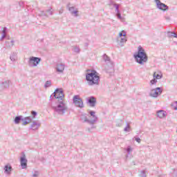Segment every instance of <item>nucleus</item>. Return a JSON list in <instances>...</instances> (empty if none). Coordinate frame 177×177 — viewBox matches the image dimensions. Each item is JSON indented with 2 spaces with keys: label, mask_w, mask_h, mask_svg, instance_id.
<instances>
[{
  "label": "nucleus",
  "mask_w": 177,
  "mask_h": 177,
  "mask_svg": "<svg viewBox=\"0 0 177 177\" xmlns=\"http://www.w3.org/2000/svg\"><path fill=\"white\" fill-rule=\"evenodd\" d=\"M53 96L55 99V103H53L51 105L53 110L59 115H64L68 108L63 100L64 99L63 88H57L53 93Z\"/></svg>",
  "instance_id": "obj_1"
},
{
  "label": "nucleus",
  "mask_w": 177,
  "mask_h": 177,
  "mask_svg": "<svg viewBox=\"0 0 177 177\" xmlns=\"http://www.w3.org/2000/svg\"><path fill=\"white\" fill-rule=\"evenodd\" d=\"M90 116L88 115L86 113H83L80 115V121L82 122H86L87 124H89V125H91V127L87 128V131L88 132H92V129H96V126L95 124L97 122L98 118L97 116H96V112L94 111H89ZM88 117H90V119L88 118Z\"/></svg>",
  "instance_id": "obj_2"
},
{
  "label": "nucleus",
  "mask_w": 177,
  "mask_h": 177,
  "mask_svg": "<svg viewBox=\"0 0 177 177\" xmlns=\"http://www.w3.org/2000/svg\"><path fill=\"white\" fill-rule=\"evenodd\" d=\"M133 57L138 64H145L149 60L146 51L141 46H138V51L134 54Z\"/></svg>",
  "instance_id": "obj_3"
},
{
  "label": "nucleus",
  "mask_w": 177,
  "mask_h": 177,
  "mask_svg": "<svg viewBox=\"0 0 177 177\" xmlns=\"http://www.w3.org/2000/svg\"><path fill=\"white\" fill-rule=\"evenodd\" d=\"M86 80L88 81V85L91 86L93 85H99V81H100V77L99 73L95 70L89 71L86 75Z\"/></svg>",
  "instance_id": "obj_4"
},
{
  "label": "nucleus",
  "mask_w": 177,
  "mask_h": 177,
  "mask_svg": "<svg viewBox=\"0 0 177 177\" xmlns=\"http://www.w3.org/2000/svg\"><path fill=\"white\" fill-rule=\"evenodd\" d=\"M41 63V57H30L28 62L29 67H37Z\"/></svg>",
  "instance_id": "obj_5"
},
{
  "label": "nucleus",
  "mask_w": 177,
  "mask_h": 177,
  "mask_svg": "<svg viewBox=\"0 0 177 177\" xmlns=\"http://www.w3.org/2000/svg\"><path fill=\"white\" fill-rule=\"evenodd\" d=\"M73 100L76 107H80V109H82L84 107V102H82V99L80 97V95H75Z\"/></svg>",
  "instance_id": "obj_6"
},
{
  "label": "nucleus",
  "mask_w": 177,
  "mask_h": 177,
  "mask_svg": "<svg viewBox=\"0 0 177 177\" xmlns=\"http://www.w3.org/2000/svg\"><path fill=\"white\" fill-rule=\"evenodd\" d=\"M162 93V90L161 89V87H157L156 88H153L151 90L149 95L151 97H158Z\"/></svg>",
  "instance_id": "obj_7"
},
{
  "label": "nucleus",
  "mask_w": 177,
  "mask_h": 177,
  "mask_svg": "<svg viewBox=\"0 0 177 177\" xmlns=\"http://www.w3.org/2000/svg\"><path fill=\"white\" fill-rule=\"evenodd\" d=\"M155 3L156 4L157 8L160 9V10L165 12L166 10H168V9H169V7H168V6H167L165 3H162L160 0H155Z\"/></svg>",
  "instance_id": "obj_8"
},
{
  "label": "nucleus",
  "mask_w": 177,
  "mask_h": 177,
  "mask_svg": "<svg viewBox=\"0 0 177 177\" xmlns=\"http://www.w3.org/2000/svg\"><path fill=\"white\" fill-rule=\"evenodd\" d=\"M20 162L22 169H26V168H27V159L26 158L25 154H24L22 157H21Z\"/></svg>",
  "instance_id": "obj_9"
},
{
  "label": "nucleus",
  "mask_w": 177,
  "mask_h": 177,
  "mask_svg": "<svg viewBox=\"0 0 177 177\" xmlns=\"http://www.w3.org/2000/svg\"><path fill=\"white\" fill-rule=\"evenodd\" d=\"M41 127V122H39L38 120L33 121L32 123L30 125V129H32V131H37L38 128Z\"/></svg>",
  "instance_id": "obj_10"
},
{
  "label": "nucleus",
  "mask_w": 177,
  "mask_h": 177,
  "mask_svg": "<svg viewBox=\"0 0 177 177\" xmlns=\"http://www.w3.org/2000/svg\"><path fill=\"white\" fill-rule=\"evenodd\" d=\"M67 8L71 15H74L75 17H78V11L75 10V7H70V4H68Z\"/></svg>",
  "instance_id": "obj_11"
},
{
  "label": "nucleus",
  "mask_w": 177,
  "mask_h": 177,
  "mask_svg": "<svg viewBox=\"0 0 177 177\" xmlns=\"http://www.w3.org/2000/svg\"><path fill=\"white\" fill-rule=\"evenodd\" d=\"M64 64H57V66L55 67V70L57 73H62L64 71Z\"/></svg>",
  "instance_id": "obj_12"
},
{
  "label": "nucleus",
  "mask_w": 177,
  "mask_h": 177,
  "mask_svg": "<svg viewBox=\"0 0 177 177\" xmlns=\"http://www.w3.org/2000/svg\"><path fill=\"white\" fill-rule=\"evenodd\" d=\"M87 102L89 103L91 107H95L96 106V98L93 96L87 98Z\"/></svg>",
  "instance_id": "obj_13"
},
{
  "label": "nucleus",
  "mask_w": 177,
  "mask_h": 177,
  "mask_svg": "<svg viewBox=\"0 0 177 177\" xmlns=\"http://www.w3.org/2000/svg\"><path fill=\"white\" fill-rule=\"evenodd\" d=\"M157 116L159 118H164L167 117V112H165L164 110L158 111Z\"/></svg>",
  "instance_id": "obj_14"
},
{
  "label": "nucleus",
  "mask_w": 177,
  "mask_h": 177,
  "mask_svg": "<svg viewBox=\"0 0 177 177\" xmlns=\"http://www.w3.org/2000/svg\"><path fill=\"white\" fill-rule=\"evenodd\" d=\"M5 174L10 175V172H12V166L10 164L6 165L4 167Z\"/></svg>",
  "instance_id": "obj_15"
},
{
  "label": "nucleus",
  "mask_w": 177,
  "mask_h": 177,
  "mask_svg": "<svg viewBox=\"0 0 177 177\" xmlns=\"http://www.w3.org/2000/svg\"><path fill=\"white\" fill-rule=\"evenodd\" d=\"M22 125H27V124H30L32 121V118L31 116L26 117L24 118Z\"/></svg>",
  "instance_id": "obj_16"
},
{
  "label": "nucleus",
  "mask_w": 177,
  "mask_h": 177,
  "mask_svg": "<svg viewBox=\"0 0 177 177\" xmlns=\"http://www.w3.org/2000/svg\"><path fill=\"white\" fill-rule=\"evenodd\" d=\"M20 121H24V118H23V116L22 115L16 116L14 120L15 124H20Z\"/></svg>",
  "instance_id": "obj_17"
},
{
  "label": "nucleus",
  "mask_w": 177,
  "mask_h": 177,
  "mask_svg": "<svg viewBox=\"0 0 177 177\" xmlns=\"http://www.w3.org/2000/svg\"><path fill=\"white\" fill-rule=\"evenodd\" d=\"M14 45H15L14 40H11L10 41L6 42V48H7V49H10V48H13Z\"/></svg>",
  "instance_id": "obj_18"
},
{
  "label": "nucleus",
  "mask_w": 177,
  "mask_h": 177,
  "mask_svg": "<svg viewBox=\"0 0 177 177\" xmlns=\"http://www.w3.org/2000/svg\"><path fill=\"white\" fill-rule=\"evenodd\" d=\"M11 62H16L17 60V53H12L10 56Z\"/></svg>",
  "instance_id": "obj_19"
},
{
  "label": "nucleus",
  "mask_w": 177,
  "mask_h": 177,
  "mask_svg": "<svg viewBox=\"0 0 177 177\" xmlns=\"http://www.w3.org/2000/svg\"><path fill=\"white\" fill-rule=\"evenodd\" d=\"M127 42V39L125 37H120V40H119L120 46H124Z\"/></svg>",
  "instance_id": "obj_20"
},
{
  "label": "nucleus",
  "mask_w": 177,
  "mask_h": 177,
  "mask_svg": "<svg viewBox=\"0 0 177 177\" xmlns=\"http://www.w3.org/2000/svg\"><path fill=\"white\" fill-rule=\"evenodd\" d=\"M115 124H116V127H122V125L124 124V121L121 119H118L115 121Z\"/></svg>",
  "instance_id": "obj_21"
},
{
  "label": "nucleus",
  "mask_w": 177,
  "mask_h": 177,
  "mask_svg": "<svg viewBox=\"0 0 177 177\" xmlns=\"http://www.w3.org/2000/svg\"><path fill=\"white\" fill-rule=\"evenodd\" d=\"M153 77L156 80H161L162 78V75H160V74L157 73L156 72L153 73Z\"/></svg>",
  "instance_id": "obj_22"
},
{
  "label": "nucleus",
  "mask_w": 177,
  "mask_h": 177,
  "mask_svg": "<svg viewBox=\"0 0 177 177\" xmlns=\"http://www.w3.org/2000/svg\"><path fill=\"white\" fill-rule=\"evenodd\" d=\"M113 6H114V8H115V13H120V4H117V3H113Z\"/></svg>",
  "instance_id": "obj_23"
},
{
  "label": "nucleus",
  "mask_w": 177,
  "mask_h": 177,
  "mask_svg": "<svg viewBox=\"0 0 177 177\" xmlns=\"http://www.w3.org/2000/svg\"><path fill=\"white\" fill-rule=\"evenodd\" d=\"M115 16L120 21H124L125 19L121 16V12L116 13Z\"/></svg>",
  "instance_id": "obj_24"
},
{
  "label": "nucleus",
  "mask_w": 177,
  "mask_h": 177,
  "mask_svg": "<svg viewBox=\"0 0 177 177\" xmlns=\"http://www.w3.org/2000/svg\"><path fill=\"white\" fill-rule=\"evenodd\" d=\"M38 15L40 17H48V15L46 13H45V12L44 11H40L39 13H38Z\"/></svg>",
  "instance_id": "obj_25"
},
{
  "label": "nucleus",
  "mask_w": 177,
  "mask_h": 177,
  "mask_svg": "<svg viewBox=\"0 0 177 177\" xmlns=\"http://www.w3.org/2000/svg\"><path fill=\"white\" fill-rule=\"evenodd\" d=\"M3 85L4 86V88H9V85H10V81L7 80V81L3 82Z\"/></svg>",
  "instance_id": "obj_26"
},
{
  "label": "nucleus",
  "mask_w": 177,
  "mask_h": 177,
  "mask_svg": "<svg viewBox=\"0 0 177 177\" xmlns=\"http://www.w3.org/2000/svg\"><path fill=\"white\" fill-rule=\"evenodd\" d=\"M120 38H122V37H127V32L125 30H122L119 33Z\"/></svg>",
  "instance_id": "obj_27"
},
{
  "label": "nucleus",
  "mask_w": 177,
  "mask_h": 177,
  "mask_svg": "<svg viewBox=\"0 0 177 177\" xmlns=\"http://www.w3.org/2000/svg\"><path fill=\"white\" fill-rule=\"evenodd\" d=\"M124 132H130L131 131V126L129 124H127L126 127L124 129Z\"/></svg>",
  "instance_id": "obj_28"
},
{
  "label": "nucleus",
  "mask_w": 177,
  "mask_h": 177,
  "mask_svg": "<svg viewBox=\"0 0 177 177\" xmlns=\"http://www.w3.org/2000/svg\"><path fill=\"white\" fill-rule=\"evenodd\" d=\"M73 50L75 52V53H80V48L78 46H74Z\"/></svg>",
  "instance_id": "obj_29"
},
{
  "label": "nucleus",
  "mask_w": 177,
  "mask_h": 177,
  "mask_svg": "<svg viewBox=\"0 0 177 177\" xmlns=\"http://www.w3.org/2000/svg\"><path fill=\"white\" fill-rule=\"evenodd\" d=\"M37 114L38 113H37V111H31V115H32V117H31L32 120H34V118H35V117H37Z\"/></svg>",
  "instance_id": "obj_30"
},
{
  "label": "nucleus",
  "mask_w": 177,
  "mask_h": 177,
  "mask_svg": "<svg viewBox=\"0 0 177 177\" xmlns=\"http://www.w3.org/2000/svg\"><path fill=\"white\" fill-rule=\"evenodd\" d=\"M2 35H6L8 34V28L4 27L2 32H1Z\"/></svg>",
  "instance_id": "obj_31"
},
{
  "label": "nucleus",
  "mask_w": 177,
  "mask_h": 177,
  "mask_svg": "<svg viewBox=\"0 0 177 177\" xmlns=\"http://www.w3.org/2000/svg\"><path fill=\"white\" fill-rule=\"evenodd\" d=\"M103 59L104 62H110V57H109V56H107L106 54L103 55Z\"/></svg>",
  "instance_id": "obj_32"
},
{
  "label": "nucleus",
  "mask_w": 177,
  "mask_h": 177,
  "mask_svg": "<svg viewBox=\"0 0 177 177\" xmlns=\"http://www.w3.org/2000/svg\"><path fill=\"white\" fill-rule=\"evenodd\" d=\"M50 85H52V82L46 81L44 86H45V88H49V86H50Z\"/></svg>",
  "instance_id": "obj_33"
},
{
  "label": "nucleus",
  "mask_w": 177,
  "mask_h": 177,
  "mask_svg": "<svg viewBox=\"0 0 177 177\" xmlns=\"http://www.w3.org/2000/svg\"><path fill=\"white\" fill-rule=\"evenodd\" d=\"M140 177H147L146 176V171L142 170L140 173Z\"/></svg>",
  "instance_id": "obj_34"
},
{
  "label": "nucleus",
  "mask_w": 177,
  "mask_h": 177,
  "mask_svg": "<svg viewBox=\"0 0 177 177\" xmlns=\"http://www.w3.org/2000/svg\"><path fill=\"white\" fill-rule=\"evenodd\" d=\"M150 84L151 85H156V84H157V79L153 77V79L150 81Z\"/></svg>",
  "instance_id": "obj_35"
},
{
  "label": "nucleus",
  "mask_w": 177,
  "mask_h": 177,
  "mask_svg": "<svg viewBox=\"0 0 177 177\" xmlns=\"http://www.w3.org/2000/svg\"><path fill=\"white\" fill-rule=\"evenodd\" d=\"M32 177H39V171H35L33 174H32Z\"/></svg>",
  "instance_id": "obj_36"
},
{
  "label": "nucleus",
  "mask_w": 177,
  "mask_h": 177,
  "mask_svg": "<svg viewBox=\"0 0 177 177\" xmlns=\"http://www.w3.org/2000/svg\"><path fill=\"white\" fill-rule=\"evenodd\" d=\"M46 13L48 15H49L50 16H52V15H53V11L52 10V8L47 10H46Z\"/></svg>",
  "instance_id": "obj_37"
},
{
  "label": "nucleus",
  "mask_w": 177,
  "mask_h": 177,
  "mask_svg": "<svg viewBox=\"0 0 177 177\" xmlns=\"http://www.w3.org/2000/svg\"><path fill=\"white\" fill-rule=\"evenodd\" d=\"M172 106H174V109L175 110H177V101L174 102V103L172 104Z\"/></svg>",
  "instance_id": "obj_38"
},
{
  "label": "nucleus",
  "mask_w": 177,
  "mask_h": 177,
  "mask_svg": "<svg viewBox=\"0 0 177 177\" xmlns=\"http://www.w3.org/2000/svg\"><path fill=\"white\" fill-rule=\"evenodd\" d=\"M135 140H136V141L138 143H140V142L142 141V140H140V138H136V137H135Z\"/></svg>",
  "instance_id": "obj_39"
},
{
  "label": "nucleus",
  "mask_w": 177,
  "mask_h": 177,
  "mask_svg": "<svg viewBox=\"0 0 177 177\" xmlns=\"http://www.w3.org/2000/svg\"><path fill=\"white\" fill-rule=\"evenodd\" d=\"M127 153H129H129H131V151H132V149H131L130 147H127Z\"/></svg>",
  "instance_id": "obj_40"
},
{
  "label": "nucleus",
  "mask_w": 177,
  "mask_h": 177,
  "mask_svg": "<svg viewBox=\"0 0 177 177\" xmlns=\"http://www.w3.org/2000/svg\"><path fill=\"white\" fill-rule=\"evenodd\" d=\"M6 37V35H2L1 37L0 38V41H3V39H5V37Z\"/></svg>",
  "instance_id": "obj_41"
},
{
  "label": "nucleus",
  "mask_w": 177,
  "mask_h": 177,
  "mask_svg": "<svg viewBox=\"0 0 177 177\" xmlns=\"http://www.w3.org/2000/svg\"><path fill=\"white\" fill-rule=\"evenodd\" d=\"M171 37H174V38H177V35L174 32L171 33Z\"/></svg>",
  "instance_id": "obj_42"
},
{
  "label": "nucleus",
  "mask_w": 177,
  "mask_h": 177,
  "mask_svg": "<svg viewBox=\"0 0 177 177\" xmlns=\"http://www.w3.org/2000/svg\"><path fill=\"white\" fill-rule=\"evenodd\" d=\"M62 13H63V10L59 11V15H62Z\"/></svg>",
  "instance_id": "obj_43"
},
{
  "label": "nucleus",
  "mask_w": 177,
  "mask_h": 177,
  "mask_svg": "<svg viewBox=\"0 0 177 177\" xmlns=\"http://www.w3.org/2000/svg\"><path fill=\"white\" fill-rule=\"evenodd\" d=\"M52 96H53V95H50V100H52Z\"/></svg>",
  "instance_id": "obj_44"
}]
</instances>
